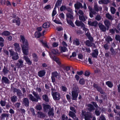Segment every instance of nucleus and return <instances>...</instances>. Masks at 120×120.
I'll return each instance as SVG.
<instances>
[{
	"label": "nucleus",
	"mask_w": 120,
	"mask_h": 120,
	"mask_svg": "<svg viewBox=\"0 0 120 120\" xmlns=\"http://www.w3.org/2000/svg\"><path fill=\"white\" fill-rule=\"evenodd\" d=\"M43 100L46 102L48 103L49 102V99L48 95L46 94H43L42 96Z\"/></svg>",
	"instance_id": "393cba45"
},
{
	"label": "nucleus",
	"mask_w": 120,
	"mask_h": 120,
	"mask_svg": "<svg viewBox=\"0 0 120 120\" xmlns=\"http://www.w3.org/2000/svg\"><path fill=\"white\" fill-rule=\"evenodd\" d=\"M94 11L96 12H98L99 11V9L98 8V6L97 4L95 5L94 6Z\"/></svg>",
	"instance_id": "603ef678"
},
{
	"label": "nucleus",
	"mask_w": 120,
	"mask_h": 120,
	"mask_svg": "<svg viewBox=\"0 0 120 120\" xmlns=\"http://www.w3.org/2000/svg\"><path fill=\"white\" fill-rule=\"evenodd\" d=\"M94 113L97 116H99L100 115L101 113V112L99 111L96 110L95 111Z\"/></svg>",
	"instance_id": "680f3d73"
},
{
	"label": "nucleus",
	"mask_w": 120,
	"mask_h": 120,
	"mask_svg": "<svg viewBox=\"0 0 120 120\" xmlns=\"http://www.w3.org/2000/svg\"><path fill=\"white\" fill-rule=\"evenodd\" d=\"M96 14L97 12L95 11L90 12V16L91 18H92L93 17V14L95 15Z\"/></svg>",
	"instance_id": "79ce46f5"
},
{
	"label": "nucleus",
	"mask_w": 120,
	"mask_h": 120,
	"mask_svg": "<svg viewBox=\"0 0 120 120\" xmlns=\"http://www.w3.org/2000/svg\"><path fill=\"white\" fill-rule=\"evenodd\" d=\"M8 51L11 56H12V59L14 60H16L19 58L18 54L17 52H15L12 49H9Z\"/></svg>",
	"instance_id": "20e7f679"
},
{
	"label": "nucleus",
	"mask_w": 120,
	"mask_h": 120,
	"mask_svg": "<svg viewBox=\"0 0 120 120\" xmlns=\"http://www.w3.org/2000/svg\"><path fill=\"white\" fill-rule=\"evenodd\" d=\"M92 118L91 113L88 112H86V115L84 117L85 120H91V118Z\"/></svg>",
	"instance_id": "6e6552de"
},
{
	"label": "nucleus",
	"mask_w": 120,
	"mask_h": 120,
	"mask_svg": "<svg viewBox=\"0 0 120 120\" xmlns=\"http://www.w3.org/2000/svg\"><path fill=\"white\" fill-rule=\"evenodd\" d=\"M100 30L103 32H105L107 29L106 27L102 24L101 23H100L98 24Z\"/></svg>",
	"instance_id": "aec40b11"
},
{
	"label": "nucleus",
	"mask_w": 120,
	"mask_h": 120,
	"mask_svg": "<svg viewBox=\"0 0 120 120\" xmlns=\"http://www.w3.org/2000/svg\"><path fill=\"white\" fill-rule=\"evenodd\" d=\"M106 17L109 19L112 20L113 19V18L112 16L109 13H107L106 14Z\"/></svg>",
	"instance_id": "37998d69"
},
{
	"label": "nucleus",
	"mask_w": 120,
	"mask_h": 120,
	"mask_svg": "<svg viewBox=\"0 0 120 120\" xmlns=\"http://www.w3.org/2000/svg\"><path fill=\"white\" fill-rule=\"evenodd\" d=\"M93 86L94 88L96 89L97 90L100 92L101 94H105L102 87L100 86H99L98 84L94 83Z\"/></svg>",
	"instance_id": "423d86ee"
},
{
	"label": "nucleus",
	"mask_w": 120,
	"mask_h": 120,
	"mask_svg": "<svg viewBox=\"0 0 120 120\" xmlns=\"http://www.w3.org/2000/svg\"><path fill=\"white\" fill-rule=\"evenodd\" d=\"M8 71L9 70H8V68L7 67L4 66L2 71L3 73L4 74H7Z\"/></svg>",
	"instance_id": "72a5a7b5"
},
{
	"label": "nucleus",
	"mask_w": 120,
	"mask_h": 120,
	"mask_svg": "<svg viewBox=\"0 0 120 120\" xmlns=\"http://www.w3.org/2000/svg\"><path fill=\"white\" fill-rule=\"evenodd\" d=\"M59 17L61 19H65V15L63 12L59 14Z\"/></svg>",
	"instance_id": "09e8293b"
},
{
	"label": "nucleus",
	"mask_w": 120,
	"mask_h": 120,
	"mask_svg": "<svg viewBox=\"0 0 120 120\" xmlns=\"http://www.w3.org/2000/svg\"><path fill=\"white\" fill-rule=\"evenodd\" d=\"M115 39L117 41H118L120 43V36L119 34H116L115 35Z\"/></svg>",
	"instance_id": "8fccbe9b"
},
{
	"label": "nucleus",
	"mask_w": 120,
	"mask_h": 120,
	"mask_svg": "<svg viewBox=\"0 0 120 120\" xmlns=\"http://www.w3.org/2000/svg\"><path fill=\"white\" fill-rule=\"evenodd\" d=\"M37 114L38 116L40 117H42V118H43L45 117V114L42 112L39 111L38 112H37Z\"/></svg>",
	"instance_id": "c9c22d12"
},
{
	"label": "nucleus",
	"mask_w": 120,
	"mask_h": 120,
	"mask_svg": "<svg viewBox=\"0 0 120 120\" xmlns=\"http://www.w3.org/2000/svg\"><path fill=\"white\" fill-rule=\"evenodd\" d=\"M18 62L16 64V66L18 68H22L23 65V61L21 59H20L18 61Z\"/></svg>",
	"instance_id": "f8f14e48"
},
{
	"label": "nucleus",
	"mask_w": 120,
	"mask_h": 120,
	"mask_svg": "<svg viewBox=\"0 0 120 120\" xmlns=\"http://www.w3.org/2000/svg\"><path fill=\"white\" fill-rule=\"evenodd\" d=\"M79 19L82 22H83L84 23H86V19H87V17L86 16L84 15H79Z\"/></svg>",
	"instance_id": "dca6fc26"
},
{
	"label": "nucleus",
	"mask_w": 120,
	"mask_h": 120,
	"mask_svg": "<svg viewBox=\"0 0 120 120\" xmlns=\"http://www.w3.org/2000/svg\"><path fill=\"white\" fill-rule=\"evenodd\" d=\"M41 42L42 43L43 45L46 48L49 49V47L48 46L46 43L44 42L43 41H41Z\"/></svg>",
	"instance_id": "0e129e2a"
},
{
	"label": "nucleus",
	"mask_w": 120,
	"mask_h": 120,
	"mask_svg": "<svg viewBox=\"0 0 120 120\" xmlns=\"http://www.w3.org/2000/svg\"><path fill=\"white\" fill-rule=\"evenodd\" d=\"M53 21L56 24L61 25L62 24V22H60V20L59 19L57 20L55 19L53 20Z\"/></svg>",
	"instance_id": "3c124183"
},
{
	"label": "nucleus",
	"mask_w": 120,
	"mask_h": 120,
	"mask_svg": "<svg viewBox=\"0 0 120 120\" xmlns=\"http://www.w3.org/2000/svg\"><path fill=\"white\" fill-rule=\"evenodd\" d=\"M98 24V22L96 21H94L93 22H91L90 20L88 21V24L91 26L96 27Z\"/></svg>",
	"instance_id": "6ab92c4d"
},
{
	"label": "nucleus",
	"mask_w": 120,
	"mask_h": 120,
	"mask_svg": "<svg viewBox=\"0 0 120 120\" xmlns=\"http://www.w3.org/2000/svg\"><path fill=\"white\" fill-rule=\"evenodd\" d=\"M24 60H25L27 64L29 65H30L31 64L32 62L31 61L28 56H24L23 57Z\"/></svg>",
	"instance_id": "412c9836"
},
{
	"label": "nucleus",
	"mask_w": 120,
	"mask_h": 120,
	"mask_svg": "<svg viewBox=\"0 0 120 120\" xmlns=\"http://www.w3.org/2000/svg\"><path fill=\"white\" fill-rule=\"evenodd\" d=\"M66 15L67 18L70 19H74L73 16L70 13H67Z\"/></svg>",
	"instance_id": "2f4dec72"
},
{
	"label": "nucleus",
	"mask_w": 120,
	"mask_h": 120,
	"mask_svg": "<svg viewBox=\"0 0 120 120\" xmlns=\"http://www.w3.org/2000/svg\"><path fill=\"white\" fill-rule=\"evenodd\" d=\"M73 44L76 46H79L80 44L79 39L78 38H75L73 41Z\"/></svg>",
	"instance_id": "cd10ccee"
},
{
	"label": "nucleus",
	"mask_w": 120,
	"mask_h": 120,
	"mask_svg": "<svg viewBox=\"0 0 120 120\" xmlns=\"http://www.w3.org/2000/svg\"><path fill=\"white\" fill-rule=\"evenodd\" d=\"M52 94L54 100L55 101L59 100L61 98L60 94L57 92H52Z\"/></svg>",
	"instance_id": "0eeeda50"
},
{
	"label": "nucleus",
	"mask_w": 120,
	"mask_h": 120,
	"mask_svg": "<svg viewBox=\"0 0 120 120\" xmlns=\"http://www.w3.org/2000/svg\"><path fill=\"white\" fill-rule=\"evenodd\" d=\"M70 110L72 111L73 112H74L75 113H76V110L75 107H70Z\"/></svg>",
	"instance_id": "bf43d9fd"
},
{
	"label": "nucleus",
	"mask_w": 120,
	"mask_h": 120,
	"mask_svg": "<svg viewBox=\"0 0 120 120\" xmlns=\"http://www.w3.org/2000/svg\"><path fill=\"white\" fill-rule=\"evenodd\" d=\"M110 51L111 52V54L112 55H113L115 54V51L112 47H111L110 49Z\"/></svg>",
	"instance_id": "4d7b16f0"
},
{
	"label": "nucleus",
	"mask_w": 120,
	"mask_h": 120,
	"mask_svg": "<svg viewBox=\"0 0 120 120\" xmlns=\"http://www.w3.org/2000/svg\"><path fill=\"white\" fill-rule=\"evenodd\" d=\"M12 17L13 18L16 19L17 20L15 19H13L12 20V22L14 23H16V24L18 26H19L20 24V18L18 16L17 17L16 15V14L13 13L12 14Z\"/></svg>",
	"instance_id": "39448f33"
},
{
	"label": "nucleus",
	"mask_w": 120,
	"mask_h": 120,
	"mask_svg": "<svg viewBox=\"0 0 120 120\" xmlns=\"http://www.w3.org/2000/svg\"><path fill=\"white\" fill-rule=\"evenodd\" d=\"M79 82L81 85H83L85 84V81L83 78L80 79L79 81Z\"/></svg>",
	"instance_id": "c03bdc74"
},
{
	"label": "nucleus",
	"mask_w": 120,
	"mask_h": 120,
	"mask_svg": "<svg viewBox=\"0 0 120 120\" xmlns=\"http://www.w3.org/2000/svg\"><path fill=\"white\" fill-rule=\"evenodd\" d=\"M32 93L35 98L31 94H29L28 96L29 97V99L32 102H37L39 100H41V99L39 94L34 91H33Z\"/></svg>",
	"instance_id": "f03ea898"
},
{
	"label": "nucleus",
	"mask_w": 120,
	"mask_h": 120,
	"mask_svg": "<svg viewBox=\"0 0 120 120\" xmlns=\"http://www.w3.org/2000/svg\"><path fill=\"white\" fill-rule=\"evenodd\" d=\"M112 39L110 36H108V37H107L105 39V41L107 42L108 43H109L110 41H112Z\"/></svg>",
	"instance_id": "f704fd0d"
},
{
	"label": "nucleus",
	"mask_w": 120,
	"mask_h": 120,
	"mask_svg": "<svg viewBox=\"0 0 120 120\" xmlns=\"http://www.w3.org/2000/svg\"><path fill=\"white\" fill-rule=\"evenodd\" d=\"M10 32L8 31H4L2 33V34L3 35L7 36L10 35Z\"/></svg>",
	"instance_id": "58836bf2"
},
{
	"label": "nucleus",
	"mask_w": 120,
	"mask_h": 120,
	"mask_svg": "<svg viewBox=\"0 0 120 120\" xmlns=\"http://www.w3.org/2000/svg\"><path fill=\"white\" fill-rule=\"evenodd\" d=\"M110 11L111 13L113 14L115 13L116 9L114 7H112L110 8Z\"/></svg>",
	"instance_id": "de8ad7c7"
},
{
	"label": "nucleus",
	"mask_w": 120,
	"mask_h": 120,
	"mask_svg": "<svg viewBox=\"0 0 120 120\" xmlns=\"http://www.w3.org/2000/svg\"><path fill=\"white\" fill-rule=\"evenodd\" d=\"M78 93L75 92L74 91H72L71 94L72 97V99L73 100H76L78 95Z\"/></svg>",
	"instance_id": "2eb2a0df"
},
{
	"label": "nucleus",
	"mask_w": 120,
	"mask_h": 120,
	"mask_svg": "<svg viewBox=\"0 0 120 120\" xmlns=\"http://www.w3.org/2000/svg\"><path fill=\"white\" fill-rule=\"evenodd\" d=\"M58 42H53L52 44V46L53 47H56L58 46Z\"/></svg>",
	"instance_id": "69168bd1"
},
{
	"label": "nucleus",
	"mask_w": 120,
	"mask_h": 120,
	"mask_svg": "<svg viewBox=\"0 0 120 120\" xmlns=\"http://www.w3.org/2000/svg\"><path fill=\"white\" fill-rule=\"evenodd\" d=\"M22 93L21 92V91L20 90L17 93V95L18 96V97L19 98H20L22 97Z\"/></svg>",
	"instance_id": "a18cd8bd"
},
{
	"label": "nucleus",
	"mask_w": 120,
	"mask_h": 120,
	"mask_svg": "<svg viewBox=\"0 0 120 120\" xmlns=\"http://www.w3.org/2000/svg\"><path fill=\"white\" fill-rule=\"evenodd\" d=\"M46 73L45 70H41L38 72V75L40 77H42L44 76Z\"/></svg>",
	"instance_id": "a211bd4d"
},
{
	"label": "nucleus",
	"mask_w": 120,
	"mask_h": 120,
	"mask_svg": "<svg viewBox=\"0 0 120 120\" xmlns=\"http://www.w3.org/2000/svg\"><path fill=\"white\" fill-rule=\"evenodd\" d=\"M15 50L18 53H20L21 52V48L19 47L18 48H16L15 49Z\"/></svg>",
	"instance_id": "338daca9"
},
{
	"label": "nucleus",
	"mask_w": 120,
	"mask_h": 120,
	"mask_svg": "<svg viewBox=\"0 0 120 120\" xmlns=\"http://www.w3.org/2000/svg\"><path fill=\"white\" fill-rule=\"evenodd\" d=\"M1 82L2 83L9 84L10 83V81L6 77L3 76L1 79Z\"/></svg>",
	"instance_id": "9b49d317"
},
{
	"label": "nucleus",
	"mask_w": 120,
	"mask_h": 120,
	"mask_svg": "<svg viewBox=\"0 0 120 120\" xmlns=\"http://www.w3.org/2000/svg\"><path fill=\"white\" fill-rule=\"evenodd\" d=\"M62 0H57L55 4L56 6L58 7L59 6H60L62 3Z\"/></svg>",
	"instance_id": "4c0bfd02"
},
{
	"label": "nucleus",
	"mask_w": 120,
	"mask_h": 120,
	"mask_svg": "<svg viewBox=\"0 0 120 120\" xmlns=\"http://www.w3.org/2000/svg\"><path fill=\"white\" fill-rule=\"evenodd\" d=\"M66 21L67 22L68 24H69L71 25L72 27H75V25L74 23L71 20L68 19H67Z\"/></svg>",
	"instance_id": "c756f323"
},
{
	"label": "nucleus",
	"mask_w": 120,
	"mask_h": 120,
	"mask_svg": "<svg viewBox=\"0 0 120 120\" xmlns=\"http://www.w3.org/2000/svg\"><path fill=\"white\" fill-rule=\"evenodd\" d=\"M20 37L23 44L21 45L22 52L24 55L27 56L29 54V44L28 41L27 40H25L23 36L21 35Z\"/></svg>",
	"instance_id": "f257e3e1"
},
{
	"label": "nucleus",
	"mask_w": 120,
	"mask_h": 120,
	"mask_svg": "<svg viewBox=\"0 0 120 120\" xmlns=\"http://www.w3.org/2000/svg\"><path fill=\"white\" fill-rule=\"evenodd\" d=\"M22 103L26 107H28L29 106V101L27 98H24L23 100Z\"/></svg>",
	"instance_id": "9d476101"
},
{
	"label": "nucleus",
	"mask_w": 120,
	"mask_h": 120,
	"mask_svg": "<svg viewBox=\"0 0 120 120\" xmlns=\"http://www.w3.org/2000/svg\"><path fill=\"white\" fill-rule=\"evenodd\" d=\"M51 108V106L49 105L44 104L43 109L44 112H46L47 109H49L48 113V115L49 116H53L54 115L53 109L52 108Z\"/></svg>",
	"instance_id": "7ed1b4c3"
},
{
	"label": "nucleus",
	"mask_w": 120,
	"mask_h": 120,
	"mask_svg": "<svg viewBox=\"0 0 120 120\" xmlns=\"http://www.w3.org/2000/svg\"><path fill=\"white\" fill-rule=\"evenodd\" d=\"M67 7L65 5H62L60 8V10L61 11H63L66 10Z\"/></svg>",
	"instance_id": "a19ab883"
},
{
	"label": "nucleus",
	"mask_w": 120,
	"mask_h": 120,
	"mask_svg": "<svg viewBox=\"0 0 120 120\" xmlns=\"http://www.w3.org/2000/svg\"><path fill=\"white\" fill-rule=\"evenodd\" d=\"M11 101L13 103L15 102L17 100L18 98L15 95H14L11 98Z\"/></svg>",
	"instance_id": "a878e982"
},
{
	"label": "nucleus",
	"mask_w": 120,
	"mask_h": 120,
	"mask_svg": "<svg viewBox=\"0 0 120 120\" xmlns=\"http://www.w3.org/2000/svg\"><path fill=\"white\" fill-rule=\"evenodd\" d=\"M67 49V48L65 47H62L61 48L60 50L61 52H64L66 51Z\"/></svg>",
	"instance_id": "6e6d98bb"
},
{
	"label": "nucleus",
	"mask_w": 120,
	"mask_h": 120,
	"mask_svg": "<svg viewBox=\"0 0 120 120\" xmlns=\"http://www.w3.org/2000/svg\"><path fill=\"white\" fill-rule=\"evenodd\" d=\"M89 40H86L85 42L86 45L88 46L91 47L92 45L91 44L92 43Z\"/></svg>",
	"instance_id": "e433bc0d"
},
{
	"label": "nucleus",
	"mask_w": 120,
	"mask_h": 120,
	"mask_svg": "<svg viewBox=\"0 0 120 120\" xmlns=\"http://www.w3.org/2000/svg\"><path fill=\"white\" fill-rule=\"evenodd\" d=\"M13 45L14 46L15 49L20 47L19 44L17 43H15Z\"/></svg>",
	"instance_id": "774afa93"
},
{
	"label": "nucleus",
	"mask_w": 120,
	"mask_h": 120,
	"mask_svg": "<svg viewBox=\"0 0 120 120\" xmlns=\"http://www.w3.org/2000/svg\"><path fill=\"white\" fill-rule=\"evenodd\" d=\"M87 106L88 107V110L90 112H92V111L94 110L95 109V108L94 107L93 105L91 104H88Z\"/></svg>",
	"instance_id": "4be33fe9"
},
{
	"label": "nucleus",
	"mask_w": 120,
	"mask_h": 120,
	"mask_svg": "<svg viewBox=\"0 0 120 120\" xmlns=\"http://www.w3.org/2000/svg\"><path fill=\"white\" fill-rule=\"evenodd\" d=\"M104 22L105 24L107 27V30H108L110 25L109 21V20L107 19L104 21Z\"/></svg>",
	"instance_id": "b1692460"
},
{
	"label": "nucleus",
	"mask_w": 120,
	"mask_h": 120,
	"mask_svg": "<svg viewBox=\"0 0 120 120\" xmlns=\"http://www.w3.org/2000/svg\"><path fill=\"white\" fill-rule=\"evenodd\" d=\"M109 2V0H101L99 1V3L100 4H107Z\"/></svg>",
	"instance_id": "bb28decb"
},
{
	"label": "nucleus",
	"mask_w": 120,
	"mask_h": 120,
	"mask_svg": "<svg viewBox=\"0 0 120 120\" xmlns=\"http://www.w3.org/2000/svg\"><path fill=\"white\" fill-rule=\"evenodd\" d=\"M61 67L64 69L65 72L67 73V74L69 75L70 74V73L68 72V71L70 70V67L66 66L64 64H63L61 65Z\"/></svg>",
	"instance_id": "1a4fd4ad"
},
{
	"label": "nucleus",
	"mask_w": 120,
	"mask_h": 120,
	"mask_svg": "<svg viewBox=\"0 0 120 120\" xmlns=\"http://www.w3.org/2000/svg\"><path fill=\"white\" fill-rule=\"evenodd\" d=\"M35 109L37 110L40 111L42 109V107L40 104H38L35 106Z\"/></svg>",
	"instance_id": "ea45409f"
},
{
	"label": "nucleus",
	"mask_w": 120,
	"mask_h": 120,
	"mask_svg": "<svg viewBox=\"0 0 120 120\" xmlns=\"http://www.w3.org/2000/svg\"><path fill=\"white\" fill-rule=\"evenodd\" d=\"M79 89L78 87V86H75L73 90L72 91H74L75 92L79 93Z\"/></svg>",
	"instance_id": "49530a36"
},
{
	"label": "nucleus",
	"mask_w": 120,
	"mask_h": 120,
	"mask_svg": "<svg viewBox=\"0 0 120 120\" xmlns=\"http://www.w3.org/2000/svg\"><path fill=\"white\" fill-rule=\"evenodd\" d=\"M75 113L72 111H70L69 112L68 115L70 116L73 119H75V118H76V116Z\"/></svg>",
	"instance_id": "5701e85b"
},
{
	"label": "nucleus",
	"mask_w": 120,
	"mask_h": 120,
	"mask_svg": "<svg viewBox=\"0 0 120 120\" xmlns=\"http://www.w3.org/2000/svg\"><path fill=\"white\" fill-rule=\"evenodd\" d=\"M74 6L76 9H79L80 8L82 9L83 8L82 5L81 3L77 2L74 4Z\"/></svg>",
	"instance_id": "ddd939ff"
},
{
	"label": "nucleus",
	"mask_w": 120,
	"mask_h": 120,
	"mask_svg": "<svg viewBox=\"0 0 120 120\" xmlns=\"http://www.w3.org/2000/svg\"><path fill=\"white\" fill-rule=\"evenodd\" d=\"M62 120H68V117L64 114H63L61 116Z\"/></svg>",
	"instance_id": "864d4df0"
},
{
	"label": "nucleus",
	"mask_w": 120,
	"mask_h": 120,
	"mask_svg": "<svg viewBox=\"0 0 120 120\" xmlns=\"http://www.w3.org/2000/svg\"><path fill=\"white\" fill-rule=\"evenodd\" d=\"M52 76L59 79L58 77V76H59V74L57 71H55L52 72Z\"/></svg>",
	"instance_id": "473e14b6"
},
{
	"label": "nucleus",
	"mask_w": 120,
	"mask_h": 120,
	"mask_svg": "<svg viewBox=\"0 0 120 120\" xmlns=\"http://www.w3.org/2000/svg\"><path fill=\"white\" fill-rule=\"evenodd\" d=\"M106 84L110 88H112V87L113 85L112 82L110 81H108L106 82Z\"/></svg>",
	"instance_id": "7c9ffc66"
},
{
	"label": "nucleus",
	"mask_w": 120,
	"mask_h": 120,
	"mask_svg": "<svg viewBox=\"0 0 120 120\" xmlns=\"http://www.w3.org/2000/svg\"><path fill=\"white\" fill-rule=\"evenodd\" d=\"M98 54V49H95L93 50V52H92L91 55L93 57L97 58Z\"/></svg>",
	"instance_id": "4468645a"
},
{
	"label": "nucleus",
	"mask_w": 120,
	"mask_h": 120,
	"mask_svg": "<svg viewBox=\"0 0 120 120\" xmlns=\"http://www.w3.org/2000/svg\"><path fill=\"white\" fill-rule=\"evenodd\" d=\"M6 102L5 101H3L1 100L0 102V104L3 107L6 104Z\"/></svg>",
	"instance_id": "13d9d810"
},
{
	"label": "nucleus",
	"mask_w": 120,
	"mask_h": 120,
	"mask_svg": "<svg viewBox=\"0 0 120 120\" xmlns=\"http://www.w3.org/2000/svg\"><path fill=\"white\" fill-rule=\"evenodd\" d=\"M5 0H0V5H4L5 4Z\"/></svg>",
	"instance_id": "e2e57ef3"
},
{
	"label": "nucleus",
	"mask_w": 120,
	"mask_h": 120,
	"mask_svg": "<svg viewBox=\"0 0 120 120\" xmlns=\"http://www.w3.org/2000/svg\"><path fill=\"white\" fill-rule=\"evenodd\" d=\"M75 24L77 26H80L81 27H84V24L81 21H79L78 20H76L75 22Z\"/></svg>",
	"instance_id": "f3484780"
},
{
	"label": "nucleus",
	"mask_w": 120,
	"mask_h": 120,
	"mask_svg": "<svg viewBox=\"0 0 120 120\" xmlns=\"http://www.w3.org/2000/svg\"><path fill=\"white\" fill-rule=\"evenodd\" d=\"M90 74V73L89 71H86L85 72L84 75L86 76H89Z\"/></svg>",
	"instance_id": "052dcab7"
},
{
	"label": "nucleus",
	"mask_w": 120,
	"mask_h": 120,
	"mask_svg": "<svg viewBox=\"0 0 120 120\" xmlns=\"http://www.w3.org/2000/svg\"><path fill=\"white\" fill-rule=\"evenodd\" d=\"M9 115L8 114L6 113H3L1 116V118L2 119L4 118L5 117H8L9 116Z\"/></svg>",
	"instance_id": "5fc2aeb1"
},
{
	"label": "nucleus",
	"mask_w": 120,
	"mask_h": 120,
	"mask_svg": "<svg viewBox=\"0 0 120 120\" xmlns=\"http://www.w3.org/2000/svg\"><path fill=\"white\" fill-rule=\"evenodd\" d=\"M50 26V24L48 22H46L44 23L42 25V27L44 28L49 27Z\"/></svg>",
	"instance_id": "c85d7f7f"
}]
</instances>
